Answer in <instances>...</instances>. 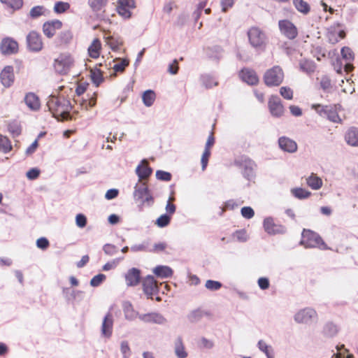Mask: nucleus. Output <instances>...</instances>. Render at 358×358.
Listing matches in <instances>:
<instances>
[{
  "label": "nucleus",
  "mask_w": 358,
  "mask_h": 358,
  "mask_svg": "<svg viewBox=\"0 0 358 358\" xmlns=\"http://www.w3.org/2000/svg\"><path fill=\"white\" fill-rule=\"evenodd\" d=\"M47 106L52 115L58 120H68L71 118L70 111L72 106L69 100L64 96H50Z\"/></svg>",
  "instance_id": "f257e3e1"
},
{
  "label": "nucleus",
  "mask_w": 358,
  "mask_h": 358,
  "mask_svg": "<svg viewBox=\"0 0 358 358\" xmlns=\"http://www.w3.org/2000/svg\"><path fill=\"white\" fill-rule=\"evenodd\" d=\"M234 164L240 170L243 177L248 182H255L256 178L257 164L248 156L243 155L234 161Z\"/></svg>",
  "instance_id": "f03ea898"
},
{
  "label": "nucleus",
  "mask_w": 358,
  "mask_h": 358,
  "mask_svg": "<svg viewBox=\"0 0 358 358\" xmlns=\"http://www.w3.org/2000/svg\"><path fill=\"white\" fill-rule=\"evenodd\" d=\"M301 245L305 248L318 247L322 250H327V247L320 235L310 229H303L301 234Z\"/></svg>",
  "instance_id": "7ed1b4c3"
},
{
  "label": "nucleus",
  "mask_w": 358,
  "mask_h": 358,
  "mask_svg": "<svg viewBox=\"0 0 358 358\" xmlns=\"http://www.w3.org/2000/svg\"><path fill=\"white\" fill-rule=\"evenodd\" d=\"M263 78L268 87L279 86L283 81L284 72L280 66H274L264 73Z\"/></svg>",
  "instance_id": "20e7f679"
},
{
  "label": "nucleus",
  "mask_w": 358,
  "mask_h": 358,
  "mask_svg": "<svg viewBox=\"0 0 358 358\" xmlns=\"http://www.w3.org/2000/svg\"><path fill=\"white\" fill-rule=\"evenodd\" d=\"M250 44L257 50H264L266 45L265 33L259 28L254 27L248 31Z\"/></svg>",
  "instance_id": "39448f33"
},
{
  "label": "nucleus",
  "mask_w": 358,
  "mask_h": 358,
  "mask_svg": "<svg viewBox=\"0 0 358 358\" xmlns=\"http://www.w3.org/2000/svg\"><path fill=\"white\" fill-rule=\"evenodd\" d=\"M74 64V59L69 54H60L54 61V69L59 74L69 73Z\"/></svg>",
  "instance_id": "423d86ee"
},
{
  "label": "nucleus",
  "mask_w": 358,
  "mask_h": 358,
  "mask_svg": "<svg viewBox=\"0 0 358 358\" xmlns=\"http://www.w3.org/2000/svg\"><path fill=\"white\" fill-rule=\"evenodd\" d=\"M312 108L323 117H326L329 121L336 123L341 122V119L339 117L336 108L332 106H322L320 104H314Z\"/></svg>",
  "instance_id": "0eeeda50"
},
{
  "label": "nucleus",
  "mask_w": 358,
  "mask_h": 358,
  "mask_svg": "<svg viewBox=\"0 0 358 358\" xmlns=\"http://www.w3.org/2000/svg\"><path fill=\"white\" fill-rule=\"evenodd\" d=\"M278 27L281 34L289 40H293L298 36L296 27L288 20H279Z\"/></svg>",
  "instance_id": "6e6552de"
},
{
  "label": "nucleus",
  "mask_w": 358,
  "mask_h": 358,
  "mask_svg": "<svg viewBox=\"0 0 358 358\" xmlns=\"http://www.w3.org/2000/svg\"><path fill=\"white\" fill-rule=\"evenodd\" d=\"M124 278L127 287H136L141 282V271L133 267L124 273Z\"/></svg>",
  "instance_id": "1a4fd4ad"
},
{
  "label": "nucleus",
  "mask_w": 358,
  "mask_h": 358,
  "mask_svg": "<svg viewBox=\"0 0 358 358\" xmlns=\"http://www.w3.org/2000/svg\"><path fill=\"white\" fill-rule=\"evenodd\" d=\"M142 285L143 292L147 296L148 299H152V296L159 291L157 281L151 275H147L143 280Z\"/></svg>",
  "instance_id": "9d476101"
},
{
  "label": "nucleus",
  "mask_w": 358,
  "mask_h": 358,
  "mask_svg": "<svg viewBox=\"0 0 358 358\" xmlns=\"http://www.w3.org/2000/svg\"><path fill=\"white\" fill-rule=\"evenodd\" d=\"M27 45L30 51L39 52L43 48V42L41 35L35 31H31L27 36Z\"/></svg>",
  "instance_id": "9b49d317"
},
{
  "label": "nucleus",
  "mask_w": 358,
  "mask_h": 358,
  "mask_svg": "<svg viewBox=\"0 0 358 358\" xmlns=\"http://www.w3.org/2000/svg\"><path fill=\"white\" fill-rule=\"evenodd\" d=\"M263 227L265 231L270 235L282 234L286 232L285 227L275 224L271 217H266L264 220Z\"/></svg>",
  "instance_id": "f8f14e48"
},
{
  "label": "nucleus",
  "mask_w": 358,
  "mask_h": 358,
  "mask_svg": "<svg viewBox=\"0 0 358 358\" xmlns=\"http://www.w3.org/2000/svg\"><path fill=\"white\" fill-rule=\"evenodd\" d=\"M317 317V313L310 308H306L297 312L294 320L297 323H310Z\"/></svg>",
  "instance_id": "ddd939ff"
},
{
  "label": "nucleus",
  "mask_w": 358,
  "mask_h": 358,
  "mask_svg": "<svg viewBox=\"0 0 358 358\" xmlns=\"http://www.w3.org/2000/svg\"><path fill=\"white\" fill-rule=\"evenodd\" d=\"M268 108L271 115L280 117L283 115L284 107L278 96H271L268 101Z\"/></svg>",
  "instance_id": "4468645a"
},
{
  "label": "nucleus",
  "mask_w": 358,
  "mask_h": 358,
  "mask_svg": "<svg viewBox=\"0 0 358 358\" xmlns=\"http://www.w3.org/2000/svg\"><path fill=\"white\" fill-rule=\"evenodd\" d=\"M138 318L145 323L164 324L166 322V318L160 313L156 312L141 314Z\"/></svg>",
  "instance_id": "2eb2a0df"
},
{
  "label": "nucleus",
  "mask_w": 358,
  "mask_h": 358,
  "mask_svg": "<svg viewBox=\"0 0 358 358\" xmlns=\"http://www.w3.org/2000/svg\"><path fill=\"white\" fill-rule=\"evenodd\" d=\"M0 50L3 55H12L17 52L18 44L13 38L7 37L2 40Z\"/></svg>",
  "instance_id": "dca6fc26"
},
{
  "label": "nucleus",
  "mask_w": 358,
  "mask_h": 358,
  "mask_svg": "<svg viewBox=\"0 0 358 358\" xmlns=\"http://www.w3.org/2000/svg\"><path fill=\"white\" fill-rule=\"evenodd\" d=\"M0 79L1 84L4 87H10L15 80L13 67L12 66H5L0 73Z\"/></svg>",
  "instance_id": "f3484780"
},
{
  "label": "nucleus",
  "mask_w": 358,
  "mask_h": 358,
  "mask_svg": "<svg viewBox=\"0 0 358 358\" xmlns=\"http://www.w3.org/2000/svg\"><path fill=\"white\" fill-rule=\"evenodd\" d=\"M62 23L59 20H53L45 22L43 25V34L49 38L53 37L56 31L61 29Z\"/></svg>",
  "instance_id": "a211bd4d"
},
{
  "label": "nucleus",
  "mask_w": 358,
  "mask_h": 358,
  "mask_svg": "<svg viewBox=\"0 0 358 358\" xmlns=\"http://www.w3.org/2000/svg\"><path fill=\"white\" fill-rule=\"evenodd\" d=\"M241 80L250 85H257L259 82V78L257 73L250 69L244 68L239 73Z\"/></svg>",
  "instance_id": "6ab92c4d"
},
{
  "label": "nucleus",
  "mask_w": 358,
  "mask_h": 358,
  "mask_svg": "<svg viewBox=\"0 0 358 358\" xmlns=\"http://www.w3.org/2000/svg\"><path fill=\"white\" fill-rule=\"evenodd\" d=\"M278 144L280 149L285 152L294 153L297 150L296 143L289 138L282 136L278 139Z\"/></svg>",
  "instance_id": "aec40b11"
},
{
  "label": "nucleus",
  "mask_w": 358,
  "mask_h": 358,
  "mask_svg": "<svg viewBox=\"0 0 358 358\" xmlns=\"http://www.w3.org/2000/svg\"><path fill=\"white\" fill-rule=\"evenodd\" d=\"M113 319L109 311L104 317L101 325V334L106 337H110L113 331Z\"/></svg>",
  "instance_id": "412c9836"
},
{
  "label": "nucleus",
  "mask_w": 358,
  "mask_h": 358,
  "mask_svg": "<svg viewBox=\"0 0 358 358\" xmlns=\"http://www.w3.org/2000/svg\"><path fill=\"white\" fill-rule=\"evenodd\" d=\"M24 102L31 110H38L40 108L38 97L34 93L29 92L24 97Z\"/></svg>",
  "instance_id": "4be33fe9"
},
{
  "label": "nucleus",
  "mask_w": 358,
  "mask_h": 358,
  "mask_svg": "<svg viewBox=\"0 0 358 358\" xmlns=\"http://www.w3.org/2000/svg\"><path fill=\"white\" fill-rule=\"evenodd\" d=\"M341 55L343 59L345 60V63L344 64L345 70L346 71H350L352 69V65L350 64V62L354 59V54L352 50L348 47H343L341 49Z\"/></svg>",
  "instance_id": "5701e85b"
},
{
  "label": "nucleus",
  "mask_w": 358,
  "mask_h": 358,
  "mask_svg": "<svg viewBox=\"0 0 358 358\" xmlns=\"http://www.w3.org/2000/svg\"><path fill=\"white\" fill-rule=\"evenodd\" d=\"M307 185L313 190H317L322 187L323 182L321 178L312 173L306 179Z\"/></svg>",
  "instance_id": "b1692460"
},
{
  "label": "nucleus",
  "mask_w": 358,
  "mask_h": 358,
  "mask_svg": "<svg viewBox=\"0 0 358 358\" xmlns=\"http://www.w3.org/2000/svg\"><path fill=\"white\" fill-rule=\"evenodd\" d=\"M122 306L124 317L127 320L132 321L137 317H138L140 314L134 309L132 304L129 301H124Z\"/></svg>",
  "instance_id": "393cba45"
},
{
  "label": "nucleus",
  "mask_w": 358,
  "mask_h": 358,
  "mask_svg": "<svg viewBox=\"0 0 358 358\" xmlns=\"http://www.w3.org/2000/svg\"><path fill=\"white\" fill-rule=\"evenodd\" d=\"M345 139L348 144L358 146V128H350L345 134Z\"/></svg>",
  "instance_id": "a878e982"
},
{
  "label": "nucleus",
  "mask_w": 358,
  "mask_h": 358,
  "mask_svg": "<svg viewBox=\"0 0 358 358\" xmlns=\"http://www.w3.org/2000/svg\"><path fill=\"white\" fill-rule=\"evenodd\" d=\"M152 272L161 278H168L173 275V270L168 266H157L153 268Z\"/></svg>",
  "instance_id": "bb28decb"
},
{
  "label": "nucleus",
  "mask_w": 358,
  "mask_h": 358,
  "mask_svg": "<svg viewBox=\"0 0 358 358\" xmlns=\"http://www.w3.org/2000/svg\"><path fill=\"white\" fill-rule=\"evenodd\" d=\"M174 352L178 358H186L188 355L181 337H178L175 341Z\"/></svg>",
  "instance_id": "cd10ccee"
},
{
  "label": "nucleus",
  "mask_w": 358,
  "mask_h": 358,
  "mask_svg": "<svg viewBox=\"0 0 358 358\" xmlns=\"http://www.w3.org/2000/svg\"><path fill=\"white\" fill-rule=\"evenodd\" d=\"M148 187L145 183H142L140 186L136 184L134 187V197L136 201H141L144 196L148 194Z\"/></svg>",
  "instance_id": "c85d7f7f"
},
{
  "label": "nucleus",
  "mask_w": 358,
  "mask_h": 358,
  "mask_svg": "<svg viewBox=\"0 0 358 358\" xmlns=\"http://www.w3.org/2000/svg\"><path fill=\"white\" fill-rule=\"evenodd\" d=\"M345 33L343 30H337L335 24L331 27L329 32V39L332 43H337L340 39L345 38Z\"/></svg>",
  "instance_id": "c756f323"
},
{
  "label": "nucleus",
  "mask_w": 358,
  "mask_h": 358,
  "mask_svg": "<svg viewBox=\"0 0 358 358\" xmlns=\"http://www.w3.org/2000/svg\"><path fill=\"white\" fill-rule=\"evenodd\" d=\"M108 0H88V5L94 13L104 12Z\"/></svg>",
  "instance_id": "7c9ffc66"
},
{
  "label": "nucleus",
  "mask_w": 358,
  "mask_h": 358,
  "mask_svg": "<svg viewBox=\"0 0 358 358\" xmlns=\"http://www.w3.org/2000/svg\"><path fill=\"white\" fill-rule=\"evenodd\" d=\"M200 81L207 89L218 85V82L216 79L213 76L207 73L203 74L200 76Z\"/></svg>",
  "instance_id": "2f4dec72"
},
{
  "label": "nucleus",
  "mask_w": 358,
  "mask_h": 358,
  "mask_svg": "<svg viewBox=\"0 0 358 358\" xmlns=\"http://www.w3.org/2000/svg\"><path fill=\"white\" fill-rule=\"evenodd\" d=\"M136 173L139 178V181L148 178L152 173V169L148 166L138 165L136 169Z\"/></svg>",
  "instance_id": "473e14b6"
},
{
  "label": "nucleus",
  "mask_w": 358,
  "mask_h": 358,
  "mask_svg": "<svg viewBox=\"0 0 358 358\" xmlns=\"http://www.w3.org/2000/svg\"><path fill=\"white\" fill-rule=\"evenodd\" d=\"M338 332V327L332 323V322H327L324 328H323V335L326 337L331 338L335 336L337 333Z\"/></svg>",
  "instance_id": "72a5a7b5"
},
{
  "label": "nucleus",
  "mask_w": 358,
  "mask_h": 358,
  "mask_svg": "<svg viewBox=\"0 0 358 358\" xmlns=\"http://www.w3.org/2000/svg\"><path fill=\"white\" fill-rule=\"evenodd\" d=\"M155 98V93L151 90H148L144 92L142 96L143 102L147 107H150L153 104Z\"/></svg>",
  "instance_id": "f704fd0d"
},
{
  "label": "nucleus",
  "mask_w": 358,
  "mask_h": 358,
  "mask_svg": "<svg viewBox=\"0 0 358 358\" xmlns=\"http://www.w3.org/2000/svg\"><path fill=\"white\" fill-rule=\"evenodd\" d=\"M300 69L307 73H311L315 70V64L313 61L302 59L299 62Z\"/></svg>",
  "instance_id": "c9c22d12"
},
{
  "label": "nucleus",
  "mask_w": 358,
  "mask_h": 358,
  "mask_svg": "<svg viewBox=\"0 0 358 358\" xmlns=\"http://www.w3.org/2000/svg\"><path fill=\"white\" fill-rule=\"evenodd\" d=\"M293 4L299 12L304 15L308 14L310 11L309 4L303 0H293Z\"/></svg>",
  "instance_id": "e433bc0d"
},
{
  "label": "nucleus",
  "mask_w": 358,
  "mask_h": 358,
  "mask_svg": "<svg viewBox=\"0 0 358 358\" xmlns=\"http://www.w3.org/2000/svg\"><path fill=\"white\" fill-rule=\"evenodd\" d=\"M131 250L134 252H150V241L149 240H145V241H143L140 244H135L131 247Z\"/></svg>",
  "instance_id": "4c0bfd02"
},
{
  "label": "nucleus",
  "mask_w": 358,
  "mask_h": 358,
  "mask_svg": "<svg viewBox=\"0 0 358 358\" xmlns=\"http://www.w3.org/2000/svg\"><path fill=\"white\" fill-rule=\"evenodd\" d=\"M101 43L98 39L93 41V43L88 48L90 56L92 58H97L99 56Z\"/></svg>",
  "instance_id": "58836bf2"
},
{
  "label": "nucleus",
  "mask_w": 358,
  "mask_h": 358,
  "mask_svg": "<svg viewBox=\"0 0 358 358\" xmlns=\"http://www.w3.org/2000/svg\"><path fill=\"white\" fill-rule=\"evenodd\" d=\"M205 315V313L201 309H196L189 313L187 318L190 322L195 323L199 322Z\"/></svg>",
  "instance_id": "ea45409f"
},
{
  "label": "nucleus",
  "mask_w": 358,
  "mask_h": 358,
  "mask_svg": "<svg viewBox=\"0 0 358 358\" xmlns=\"http://www.w3.org/2000/svg\"><path fill=\"white\" fill-rule=\"evenodd\" d=\"M12 149L11 143L9 139L1 134H0V151L3 153H8Z\"/></svg>",
  "instance_id": "a19ab883"
},
{
  "label": "nucleus",
  "mask_w": 358,
  "mask_h": 358,
  "mask_svg": "<svg viewBox=\"0 0 358 358\" xmlns=\"http://www.w3.org/2000/svg\"><path fill=\"white\" fill-rule=\"evenodd\" d=\"M72 37V33L69 30L61 31L57 36L58 43L59 44H67L71 41Z\"/></svg>",
  "instance_id": "79ce46f5"
},
{
  "label": "nucleus",
  "mask_w": 358,
  "mask_h": 358,
  "mask_svg": "<svg viewBox=\"0 0 358 358\" xmlns=\"http://www.w3.org/2000/svg\"><path fill=\"white\" fill-rule=\"evenodd\" d=\"M292 194L299 199L308 198L311 192L303 188H294L292 189Z\"/></svg>",
  "instance_id": "37998d69"
},
{
  "label": "nucleus",
  "mask_w": 358,
  "mask_h": 358,
  "mask_svg": "<svg viewBox=\"0 0 358 358\" xmlns=\"http://www.w3.org/2000/svg\"><path fill=\"white\" fill-rule=\"evenodd\" d=\"M198 347L201 349L210 350L214 347V342L205 337H201L198 341Z\"/></svg>",
  "instance_id": "c03bdc74"
},
{
  "label": "nucleus",
  "mask_w": 358,
  "mask_h": 358,
  "mask_svg": "<svg viewBox=\"0 0 358 358\" xmlns=\"http://www.w3.org/2000/svg\"><path fill=\"white\" fill-rule=\"evenodd\" d=\"M257 347L260 351L266 355V356H267V355L273 354V349L272 346L267 345L263 340H259L258 341Z\"/></svg>",
  "instance_id": "a18cd8bd"
},
{
  "label": "nucleus",
  "mask_w": 358,
  "mask_h": 358,
  "mask_svg": "<svg viewBox=\"0 0 358 358\" xmlns=\"http://www.w3.org/2000/svg\"><path fill=\"white\" fill-rule=\"evenodd\" d=\"M171 222V217L168 214H163L159 216L156 220V224L159 227H165L169 224Z\"/></svg>",
  "instance_id": "49530a36"
},
{
  "label": "nucleus",
  "mask_w": 358,
  "mask_h": 358,
  "mask_svg": "<svg viewBox=\"0 0 358 358\" xmlns=\"http://www.w3.org/2000/svg\"><path fill=\"white\" fill-rule=\"evenodd\" d=\"M70 8V4L67 2L57 1L54 6V11L57 13H63Z\"/></svg>",
  "instance_id": "de8ad7c7"
},
{
  "label": "nucleus",
  "mask_w": 358,
  "mask_h": 358,
  "mask_svg": "<svg viewBox=\"0 0 358 358\" xmlns=\"http://www.w3.org/2000/svg\"><path fill=\"white\" fill-rule=\"evenodd\" d=\"M91 78L93 83H94L96 87L99 86L103 80L101 72L98 69L91 71Z\"/></svg>",
  "instance_id": "09e8293b"
},
{
  "label": "nucleus",
  "mask_w": 358,
  "mask_h": 358,
  "mask_svg": "<svg viewBox=\"0 0 358 358\" xmlns=\"http://www.w3.org/2000/svg\"><path fill=\"white\" fill-rule=\"evenodd\" d=\"M129 64V61L127 59H120L119 62L116 63L113 66V69L115 72L122 73L124 71L126 66Z\"/></svg>",
  "instance_id": "8fccbe9b"
},
{
  "label": "nucleus",
  "mask_w": 358,
  "mask_h": 358,
  "mask_svg": "<svg viewBox=\"0 0 358 358\" xmlns=\"http://www.w3.org/2000/svg\"><path fill=\"white\" fill-rule=\"evenodd\" d=\"M45 10L43 6H36L31 9L29 15L32 18H37L44 14Z\"/></svg>",
  "instance_id": "3c124183"
},
{
  "label": "nucleus",
  "mask_w": 358,
  "mask_h": 358,
  "mask_svg": "<svg viewBox=\"0 0 358 358\" xmlns=\"http://www.w3.org/2000/svg\"><path fill=\"white\" fill-rule=\"evenodd\" d=\"M3 3L6 4L8 6L17 10L20 9L23 4L22 0H0Z\"/></svg>",
  "instance_id": "603ef678"
},
{
  "label": "nucleus",
  "mask_w": 358,
  "mask_h": 358,
  "mask_svg": "<svg viewBox=\"0 0 358 358\" xmlns=\"http://www.w3.org/2000/svg\"><path fill=\"white\" fill-rule=\"evenodd\" d=\"M106 275L102 273H99L95 276H94L90 280V285L92 287H98L105 280Z\"/></svg>",
  "instance_id": "864d4df0"
},
{
  "label": "nucleus",
  "mask_w": 358,
  "mask_h": 358,
  "mask_svg": "<svg viewBox=\"0 0 358 358\" xmlns=\"http://www.w3.org/2000/svg\"><path fill=\"white\" fill-rule=\"evenodd\" d=\"M106 43L113 50H117L120 48V46L122 44V41L116 39L113 37L107 38Z\"/></svg>",
  "instance_id": "5fc2aeb1"
},
{
  "label": "nucleus",
  "mask_w": 358,
  "mask_h": 358,
  "mask_svg": "<svg viewBox=\"0 0 358 358\" xmlns=\"http://www.w3.org/2000/svg\"><path fill=\"white\" fill-rule=\"evenodd\" d=\"M280 94L284 99L287 100H291L293 98V91L289 87H280Z\"/></svg>",
  "instance_id": "6e6d98bb"
},
{
  "label": "nucleus",
  "mask_w": 358,
  "mask_h": 358,
  "mask_svg": "<svg viewBox=\"0 0 358 358\" xmlns=\"http://www.w3.org/2000/svg\"><path fill=\"white\" fill-rule=\"evenodd\" d=\"M205 287L209 290L216 291L221 288L222 283L218 281L208 280L206 282Z\"/></svg>",
  "instance_id": "4d7b16f0"
},
{
  "label": "nucleus",
  "mask_w": 358,
  "mask_h": 358,
  "mask_svg": "<svg viewBox=\"0 0 358 358\" xmlns=\"http://www.w3.org/2000/svg\"><path fill=\"white\" fill-rule=\"evenodd\" d=\"M156 178L159 180L168 182L171 180V174L169 172L158 170L156 171Z\"/></svg>",
  "instance_id": "13d9d810"
},
{
  "label": "nucleus",
  "mask_w": 358,
  "mask_h": 358,
  "mask_svg": "<svg viewBox=\"0 0 358 358\" xmlns=\"http://www.w3.org/2000/svg\"><path fill=\"white\" fill-rule=\"evenodd\" d=\"M123 259V257L113 259V261L108 262L103 266V271H108L114 269L117 266L120 260Z\"/></svg>",
  "instance_id": "bf43d9fd"
},
{
  "label": "nucleus",
  "mask_w": 358,
  "mask_h": 358,
  "mask_svg": "<svg viewBox=\"0 0 358 358\" xmlns=\"http://www.w3.org/2000/svg\"><path fill=\"white\" fill-rule=\"evenodd\" d=\"M167 247V245L164 242H160L155 243L152 247L150 245V252L159 253L164 251Z\"/></svg>",
  "instance_id": "052dcab7"
},
{
  "label": "nucleus",
  "mask_w": 358,
  "mask_h": 358,
  "mask_svg": "<svg viewBox=\"0 0 358 358\" xmlns=\"http://www.w3.org/2000/svg\"><path fill=\"white\" fill-rule=\"evenodd\" d=\"M103 250L105 254L110 256L114 255L118 251V248L115 245L109 243L105 244L103 247Z\"/></svg>",
  "instance_id": "680f3d73"
},
{
  "label": "nucleus",
  "mask_w": 358,
  "mask_h": 358,
  "mask_svg": "<svg viewBox=\"0 0 358 358\" xmlns=\"http://www.w3.org/2000/svg\"><path fill=\"white\" fill-rule=\"evenodd\" d=\"M76 224L80 228H83L87 224V217L85 215L80 213L76 217Z\"/></svg>",
  "instance_id": "e2e57ef3"
},
{
  "label": "nucleus",
  "mask_w": 358,
  "mask_h": 358,
  "mask_svg": "<svg viewBox=\"0 0 358 358\" xmlns=\"http://www.w3.org/2000/svg\"><path fill=\"white\" fill-rule=\"evenodd\" d=\"M130 9L131 8H129L124 7V6L122 7V6H117V10L118 14L125 19H128L131 17Z\"/></svg>",
  "instance_id": "0e129e2a"
},
{
  "label": "nucleus",
  "mask_w": 358,
  "mask_h": 358,
  "mask_svg": "<svg viewBox=\"0 0 358 358\" xmlns=\"http://www.w3.org/2000/svg\"><path fill=\"white\" fill-rule=\"evenodd\" d=\"M241 215L246 219H250L254 216L255 212L251 207L245 206L241 208Z\"/></svg>",
  "instance_id": "69168bd1"
},
{
  "label": "nucleus",
  "mask_w": 358,
  "mask_h": 358,
  "mask_svg": "<svg viewBox=\"0 0 358 358\" xmlns=\"http://www.w3.org/2000/svg\"><path fill=\"white\" fill-rule=\"evenodd\" d=\"M49 245V241L45 237L39 238L36 241V246L41 250H46Z\"/></svg>",
  "instance_id": "338daca9"
},
{
  "label": "nucleus",
  "mask_w": 358,
  "mask_h": 358,
  "mask_svg": "<svg viewBox=\"0 0 358 358\" xmlns=\"http://www.w3.org/2000/svg\"><path fill=\"white\" fill-rule=\"evenodd\" d=\"M39 175H40V170L36 168L31 169L26 173V176L29 180H35L39 176Z\"/></svg>",
  "instance_id": "774afa93"
}]
</instances>
